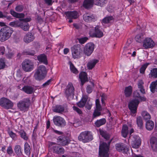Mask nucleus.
Instances as JSON below:
<instances>
[{
    "label": "nucleus",
    "instance_id": "obj_1",
    "mask_svg": "<svg viewBox=\"0 0 157 157\" xmlns=\"http://www.w3.org/2000/svg\"><path fill=\"white\" fill-rule=\"evenodd\" d=\"M13 32L12 29L8 26L2 28L0 30V41H4L8 39Z\"/></svg>",
    "mask_w": 157,
    "mask_h": 157
},
{
    "label": "nucleus",
    "instance_id": "obj_2",
    "mask_svg": "<svg viewBox=\"0 0 157 157\" xmlns=\"http://www.w3.org/2000/svg\"><path fill=\"white\" fill-rule=\"evenodd\" d=\"M47 72L45 66L43 65H40L36 70L34 77L36 80H41L45 77Z\"/></svg>",
    "mask_w": 157,
    "mask_h": 157
},
{
    "label": "nucleus",
    "instance_id": "obj_3",
    "mask_svg": "<svg viewBox=\"0 0 157 157\" xmlns=\"http://www.w3.org/2000/svg\"><path fill=\"white\" fill-rule=\"evenodd\" d=\"M111 140L108 142V144L103 142L101 143L99 148V155L100 157H109L108 152L109 146Z\"/></svg>",
    "mask_w": 157,
    "mask_h": 157
},
{
    "label": "nucleus",
    "instance_id": "obj_4",
    "mask_svg": "<svg viewBox=\"0 0 157 157\" xmlns=\"http://www.w3.org/2000/svg\"><path fill=\"white\" fill-rule=\"evenodd\" d=\"M78 139L84 143L89 142L93 140V136L91 133L87 131L82 132L78 136Z\"/></svg>",
    "mask_w": 157,
    "mask_h": 157
},
{
    "label": "nucleus",
    "instance_id": "obj_5",
    "mask_svg": "<svg viewBox=\"0 0 157 157\" xmlns=\"http://www.w3.org/2000/svg\"><path fill=\"white\" fill-rule=\"evenodd\" d=\"M31 103L30 100L26 99L23 101H21L17 103V107L21 111L25 112L28 110Z\"/></svg>",
    "mask_w": 157,
    "mask_h": 157
},
{
    "label": "nucleus",
    "instance_id": "obj_6",
    "mask_svg": "<svg viewBox=\"0 0 157 157\" xmlns=\"http://www.w3.org/2000/svg\"><path fill=\"white\" fill-rule=\"evenodd\" d=\"M22 68L25 72H30L34 68V63L29 59H25L22 63Z\"/></svg>",
    "mask_w": 157,
    "mask_h": 157
},
{
    "label": "nucleus",
    "instance_id": "obj_7",
    "mask_svg": "<svg viewBox=\"0 0 157 157\" xmlns=\"http://www.w3.org/2000/svg\"><path fill=\"white\" fill-rule=\"evenodd\" d=\"M72 57L74 59L79 58L81 56V54L82 52L81 46L79 44H76L71 48Z\"/></svg>",
    "mask_w": 157,
    "mask_h": 157
},
{
    "label": "nucleus",
    "instance_id": "obj_8",
    "mask_svg": "<svg viewBox=\"0 0 157 157\" xmlns=\"http://www.w3.org/2000/svg\"><path fill=\"white\" fill-rule=\"evenodd\" d=\"M140 99H134L131 101L128 104L129 108L133 114H135L136 112L138 105L140 102L139 100Z\"/></svg>",
    "mask_w": 157,
    "mask_h": 157
},
{
    "label": "nucleus",
    "instance_id": "obj_9",
    "mask_svg": "<svg viewBox=\"0 0 157 157\" xmlns=\"http://www.w3.org/2000/svg\"><path fill=\"white\" fill-rule=\"evenodd\" d=\"M74 88L71 83H69L67 85L65 94L67 98H74Z\"/></svg>",
    "mask_w": 157,
    "mask_h": 157
},
{
    "label": "nucleus",
    "instance_id": "obj_10",
    "mask_svg": "<svg viewBox=\"0 0 157 157\" xmlns=\"http://www.w3.org/2000/svg\"><path fill=\"white\" fill-rule=\"evenodd\" d=\"M0 105L6 109L12 108L13 106V103L8 99H1Z\"/></svg>",
    "mask_w": 157,
    "mask_h": 157
},
{
    "label": "nucleus",
    "instance_id": "obj_11",
    "mask_svg": "<svg viewBox=\"0 0 157 157\" xmlns=\"http://www.w3.org/2000/svg\"><path fill=\"white\" fill-rule=\"evenodd\" d=\"M94 48V45L92 43H90L85 46L84 51L85 54L87 56H90L93 52Z\"/></svg>",
    "mask_w": 157,
    "mask_h": 157
},
{
    "label": "nucleus",
    "instance_id": "obj_12",
    "mask_svg": "<svg viewBox=\"0 0 157 157\" xmlns=\"http://www.w3.org/2000/svg\"><path fill=\"white\" fill-rule=\"evenodd\" d=\"M96 108L93 114V117L94 118L98 117L101 115V111L102 109L100 104V101L99 99H97L95 100Z\"/></svg>",
    "mask_w": 157,
    "mask_h": 157
},
{
    "label": "nucleus",
    "instance_id": "obj_13",
    "mask_svg": "<svg viewBox=\"0 0 157 157\" xmlns=\"http://www.w3.org/2000/svg\"><path fill=\"white\" fill-rule=\"evenodd\" d=\"M94 29L90 30V36L93 37L100 38L103 36V33L99 29L98 26H96L95 28V32H94Z\"/></svg>",
    "mask_w": 157,
    "mask_h": 157
},
{
    "label": "nucleus",
    "instance_id": "obj_14",
    "mask_svg": "<svg viewBox=\"0 0 157 157\" xmlns=\"http://www.w3.org/2000/svg\"><path fill=\"white\" fill-rule=\"evenodd\" d=\"M132 140V143L131 144L132 147L136 149L139 148L141 144V140L140 138L138 136L135 135L133 136Z\"/></svg>",
    "mask_w": 157,
    "mask_h": 157
},
{
    "label": "nucleus",
    "instance_id": "obj_15",
    "mask_svg": "<svg viewBox=\"0 0 157 157\" xmlns=\"http://www.w3.org/2000/svg\"><path fill=\"white\" fill-rule=\"evenodd\" d=\"M154 42L150 38H146L143 41V46L145 49L153 48L155 45Z\"/></svg>",
    "mask_w": 157,
    "mask_h": 157
},
{
    "label": "nucleus",
    "instance_id": "obj_16",
    "mask_svg": "<svg viewBox=\"0 0 157 157\" xmlns=\"http://www.w3.org/2000/svg\"><path fill=\"white\" fill-rule=\"evenodd\" d=\"M53 121L54 124L58 126L65 125L66 124L65 120L59 116H55L53 118Z\"/></svg>",
    "mask_w": 157,
    "mask_h": 157
},
{
    "label": "nucleus",
    "instance_id": "obj_17",
    "mask_svg": "<svg viewBox=\"0 0 157 157\" xmlns=\"http://www.w3.org/2000/svg\"><path fill=\"white\" fill-rule=\"evenodd\" d=\"M84 21L86 22H92L95 20V16L90 13H85L83 16Z\"/></svg>",
    "mask_w": 157,
    "mask_h": 157
},
{
    "label": "nucleus",
    "instance_id": "obj_18",
    "mask_svg": "<svg viewBox=\"0 0 157 157\" xmlns=\"http://www.w3.org/2000/svg\"><path fill=\"white\" fill-rule=\"evenodd\" d=\"M57 140V142L63 146L67 145L70 141L67 137L63 136L59 137Z\"/></svg>",
    "mask_w": 157,
    "mask_h": 157
},
{
    "label": "nucleus",
    "instance_id": "obj_19",
    "mask_svg": "<svg viewBox=\"0 0 157 157\" xmlns=\"http://www.w3.org/2000/svg\"><path fill=\"white\" fill-rule=\"evenodd\" d=\"M34 38V36L32 33H28L24 36L23 40L25 43H28L33 41Z\"/></svg>",
    "mask_w": 157,
    "mask_h": 157
},
{
    "label": "nucleus",
    "instance_id": "obj_20",
    "mask_svg": "<svg viewBox=\"0 0 157 157\" xmlns=\"http://www.w3.org/2000/svg\"><path fill=\"white\" fill-rule=\"evenodd\" d=\"M115 147L116 150L118 151L125 153L128 151V148L122 143L117 144Z\"/></svg>",
    "mask_w": 157,
    "mask_h": 157
},
{
    "label": "nucleus",
    "instance_id": "obj_21",
    "mask_svg": "<svg viewBox=\"0 0 157 157\" xmlns=\"http://www.w3.org/2000/svg\"><path fill=\"white\" fill-rule=\"evenodd\" d=\"M53 149L54 153L58 154H63L64 152V148L57 144L53 146Z\"/></svg>",
    "mask_w": 157,
    "mask_h": 157
},
{
    "label": "nucleus",
    "instance_id": "obj_22",
    "mask_svg": "<svg viewBox=\"0 0 157 157\" xmlns=\"http://www.w3.org/2000/svg\"><path fill=\"white\" fill-rule=\"evenodd\" d=\"M65 14L70 19H76L78 17V13L76 11L66 12Z\"/></svg>",
    "mask_w": 157,
    "mask_h": 157
},
{
    "label": "nucleus",
    "instance_id": "obj_23",
    "mask_svg": "<svg viewBox=\"0 0 157 157\" xmlns=\"http://www.w3.org/2000/svg\"><path fill=\"white\" fill-rule=\"evenodd\" d=\"M79 78L80 79L82 86L84 84L86 81H87V74L85 72L82 71L80 73Z\"/></svg>",
    "mask_w": 157,
    "mask_h": 157
},
{
    "label": "nucleus",
    "instance_id": "obj_24",
    "mask_svg": "<svg viewBox=\"0 0 157 157\" xmlns=\"http://www.w3.org/2000/svg\"><path fill=\"white\" fill-rule=\"evenodd\" d=\"M21 90L28 94H32L34 91V88L32 86H24Z\"/></svg>",
    "mask_w": 157,
    "mask_h": 157
},
{
    "label": "nucleus",
    "instance_id": "obj_25",
    "mask_svg": "<svg viewBox=\"0 0 157 157\" xmlns=\"http://www.w3.org/2000/svg\"><path fill=\"white\" fill-rule=\"evenodd\" d=\"M150 143L151 147L155 151L157 150V139L155 137H153L151 138Z\"/></svg>",
    "mask_w": 157,
    "mask_h": 157
},
{
    "label": "nucleus",
    "instance_id": "obj_26",
    "mask_svg": "<svg viewBox=\"0 0 157 157\" xmlns=\"http://www.w3.org/2000/svg\"><path fill=\"white\" fill-rule=\"evenodd\" d=\"M98 62L99 60L96 59H94L90 61L87 64L88 68L89 70L92 69Z\"/></svg>",
    "mask_w": 157,
    "mask_h": 157
},
{
    "label": "nucleus",
    "instance_id": "obj_27",
    "mask_svg": "<svg viewBox=\"0 0 157 157\" xmlns=\"http://www.w3.org/2000/svg\"><path fill=\"white\" fill-rule=\"evenodd\" d=\"M38 59L40 62L47 65L48 64L46 56L44 54H42L37 56Z\"/></svg>",
    "mask_w": 157,
    "mask_h": 157
},
{
    "label": "nucleus",
    "instance_id": "obj_28",
    "mask_svg": "<svg viewBox=\"0 0 157 157\" xmlns=\"http://www.w3.org/2000/svg\"><path fill=\"white\" fill-rule=\"evenodd\" d=\"M14 151L18 156H20L22 155V150L21 146L18 145L15 146Z\"/></svg>",
    "mask_w": 157,
    "mask_h": 157
},
{
    "label": "nucleus",
    "instance_id": "obj_29",
    "mask_svg": "<svg viewBox=\"0 0 157 157\" xmlns=\"http://www.w3.org/2000/svg\"><path fill=\"white\" fill-rule=\"evenodd\" d=\"M132 91V88L131 86L126 87L124 90V94L126 97H129L131 94Z\"/></svg>",
    "mask_w": 157,
    "mask_h": 157
},
{
    "label": "nucleus",
    "instance_id": "obj_30",
    "mask_svg": "<svg viewBox=\"0 0 157 157\" xmlns=\"http://www.w3.org/2000/svg\"><path fill=\"white\" fill-rule=\"evenodd\" d=\"M128 128L126 125H124L123 126L121 131V134L122 136L123 137L125 138L127 137L128 133Z\"/></svg>",
    "mask_w": 157,
    "mask_h": 157
},
{
    "label": "nucleus",
    "instance_id": "obj_31",
    "mask_svg": "<svg viewBox=\"0 0 157 157\" xmlns=\"http://www.w3.org/2000/svg\"><path fill=\"white\" fill-rule=\"evenodd\" d=\"M154 127V123L151 121H147L146 124V128L148 130H152Z\"/></svg>",
    "mask_w": 157,
    "mask_h": 157
},
{
    "label": "nucleus",
    "instance_id": "obj_32",
    "mask_svg": "<svg viewBox=\"0 0 157 157\" xmlns=\"http://www.w3.org/2000/svg\"><path fill=\"white\" fill-rule=\"evenodd\" d=\"M10 13L13 16L18 18H22L24 17L25 15L23 13H18L13 10H11Z\"/></svg>",
    "mask_w": 157,
    "mask_h": 157
},
{
    "label": "nucleus",
    "instance_id": "obj_33",
    "mask_svg": "<svg viewBox=\"0 0 157 157\" xmlns=\"http://www.w3.org/2000/svg\"><path fill=\"white\" fill-rule=\"evenodd\" d=\"M94 0H85L83 2V6L85 8H87L92 6Z\"/></svg>",
    "mask_w": 157,
    "mask_h": 157
},
{
    "label": "nucleus",
    "instance_id": "obj_34",
    "mask_svg": "<svg viewBox=\"0 0 157 157\" xmlns=\"http://www.w3.org/2000/svg\"><path fill=\"white\" fill-rule=\"evenodd\" d=\"M106 122V120L104 119H101L100 120H97L95 123V126L98 127H99L101 125H102Z\"/></svg>",
    "mask_w": 157,
    "mask_h": 157
},
{
    "label": "nucleus",
    "instance_id": "obj_35",
    "mask_svg": "<svg viewBox=\"0 0 157 157\" xmlns=\"http://www.w3.org/2000/svg\"><path fill=\"white\" fill-rule=\"evenodd\" d=\"M30 150L29 145L27 142L25 143L24 145V151L25 154L28 155H29L30 154Z\"/></svg>",
    "mask_w": 157,
    "mask_h": 157
},
{
    "label": "nucleus",
    "instance_id": "obj_36",
    "mask_svg": "<svg viewBox=\"0 0 157 157\" xmlns=\"http://www.w3.org/2000/svg\"><path fill=\"white\" fill-rule=\"evenodd\" d=\"M150 90L151 92L154 93L157 89V80L152 82L150 86Z\"/></svg>",
    "mask_w": 157,
    "mask_h": 157
},
{
    "label": "nucleus",
    "instance_id": "obj_37",
    "mask_svg": "<svg viewBox=\"0 0 157 157\" xmlns=\"http://www.w3.org/2000/svg\"><path fill=\"white\" fill-rule=\"evenodd\" d=\"M114 21V18L112 16H107L102 20V22L104 23H108L112 22Z\"/></svg>",
    "mask_w": 157,
    "mask_h": 157
},
{
    "label": "nucleus",
    "instance_id": "obj_38",
    "mask_svg": "<svg viewBox=\"0 0 157 157\" xmlns=\"http://www.w3.org/2000/svg\"><path fill=\"white\" fill-rule=\"evenodd\" d=\"M23 53L24 55L34 56L36 54V52L34 50L28 49L24 51Z\"/></svg>",
    "mask_w": 157,
    "mask_h": 157
},
{
    "label": "nucleus",
    "instance_id": "obj_39",
    "mask_svg": "<svg viewBox=\"0 0 157 157\" xmlns=\"http://www.w3.org/2000/svg\"><path fill=\"white\" fill-rule=\"evenodd\" d=\"M149 77L157 78V68H154L152 69L149 74Z\"/></svg>",
    "mask_w": 157,
    "mask_h": 157
},
{
    "label": "nucleus",
    "instance_id": "obj_40",
    "mask_svg": "<svg viewBox=\"0 0 157 157\" xmlns=\"http://www.w3.org/2000/svg\"><path fill=\"white\" fill-rule=\"evenodd\" d=\"M18 133L20 135L21 138L24 140H27L28 139V137L26 132L23 130H21L18 132Z\"/></svg>",
    "mask_w": 157,
    "mask_h": 157
},
{
    "label": "nucleus",
    "instance_id": "obj_41",
    "mask_svg": "<svg viewBox=\"0 0 157 157\" xmlns=\"http://www.w3.org/2000/svg\"><path fill=\"white\" fill-rule=\"evenodd\" d=\"M64 108L60 105L56 106V107L53 109L54 112L58 113H61L63 111Z\"/></svg>",
    "mask_w": 157,
    "mask_h": 157
},
{
    "label": "nucleus",
    "instance_id": "obj_42",
    "mask_svg": "<svg viewBox=\"0 0 157 157\" xmlns=\"http://www.w3.org/2000/svg\"><path fill=\"white\" fill-rule=\"evenodd\" d=\"M136 41L139 43H141L144 40V35L142 33L137 35L135 38Z\"/></svg>",
    "mask_w": 157,
    "mask_h": 157
},
{
    "label": "nucleus",
    "instance_id": "obj_43",
    "mask_svg": "<svg viewBox=\"0 0 157 157\" xmlns=\"http://www.w3.org/2000/svg\"><path fill=\"white\" fill-rule=\"evenodd\" d=\"M136 123L138 127L141 128L143 125V121L141 117H138L136 119Z\"/></svg>",
    "mask_w": 157,
    "mask_h": 157
},
{
    "label": "nucleus",
    "instance_id": "obj_44",
    "mask_svg": "<svg viewBox=\"0 0 157 157\" xmlns=\"http://www.w3.org/2000/svg\"><path fill=\"white\" fill-rule=\"evenodd\" d=\"M69 64L71 71L74 73L75 74L78 73V71L77 70V69L75 67L73 64L71 62H70Z\"/></svg>",
    "mask_w": 157,
    "mask_h": 157
},
{
    "label": "nucleus",
    "instance_id": "obj_45",
    "mask_svg": "<svg viewBox=\"0 0 157 157\" xmlns=\"http://www.w3.org/2000/svg\"><path fill=\"white\" fill-rule=\"evenodd\" d=\"M141 115L143 118L145 120L150 119L151 116L147 112L144 111L142 112Z\"/></svg>",
    "mask_w": 157,
    "mask_h": 157
},
{
    "label": "nucleus",
    "instance_id": "obj_46",
    "mask_svg": "<svg viewBox=\"0 0 157 157\" xmlns=\"http://www.w3.org/2000/svg\"><path fill=\"white\" fill-rule=\"evenodd\" d=\"M6 60L4 58L0 59V69H3L5 67L6 65Z\"/></svg>",
    "mask_w": 157,
    "mask_h": 157
},
{
    "label": "nucleus",
    "instance_id": "obj_47",
    "mask_svg": "<svg viewBox=\"0 0 157 157\" xmlns=\"http://www.w3.org/2000/svg\"><path fill=\"white\" fill-rule=\"evenodd\" d=\"M107 2V0H96V4L98 6H102Z\"/></svg>",
    "mask_w": 157,
    "mask_h": 157
},
{
    "label": "nucleus",
    "instance_id": "obj_48",
    "mask_svg": "<svg viewBox=\"0 0 157 157\" xmlns=\"http://www.w3.org/2000/svg\"><path fill=\"white\" fill-rule=\"evenodd\" d=\"M21 27L25 31L28 30L29 29L28 23L26 22H23L22 24Z\"/></svg>",
    "mask_w": 157,
    "mask_h": 157
},
{
    "label": "nucleus",
    "instance_id": "obj_49",
    "mask_svg": "<svg viewBox=\"0 0 157 157\" xmlns=\"http://www.w3.org/2000/svg\"><path fill=\"white\" fill-rule=\"evenodd\" d=\"M149 64V63H146L143 65L141 66L140 69V73L144 74V73L145 71Z\"/></svg>",
    "mask_w": 157,
    "mask_h": 157
},
{
    "label": "nucleus",
    "instance_id": "obj_50",
    "mask_svg": "<svg viewBox=\"0 0 157 157\" xmlns=\"http://www.w3.org/2000/svg\"><path fill=\"white\" fill-rule=\"evenodd\" d=\"M86 102V99H82L81 100L77 103V105L80 107H83L85 105Z\"/></svg>",
    "mask_w": 157,
    "mask_h": 157
},
{
    "label": "nucleus",
    "instance_id": "obj_51",
    "mask_svg": "<svg viewBox=\"0 0 157 157\" xmlns=\"http://www.w3.org/2000/svg\"><path fill=\"white\" fill-rule=\"evenodd\" d=\"M24 8V7L22 5H19L16 7L15 10L17 12H21L23 10Z\"/></svg>",
    "mask_w": 157,
    "mask_h": 157
},
{
    "label": "nucleus",
    "instance_id": "obj_52",
    "mask_svg": "<svg viewBox=\"0 0 157 157\" xmlns=\"http://www.w3.org/2000/svg\"><path fill=\"white\" fill-rule=\"evenodd\" d=\"M9 25L11 26L17 27L19 26L20 24L19 21H16L10 22L9 24Z\"/></svg>",
    "mask_w": 157,
    "mask_h": 157
},
{
    "label": "nucleus",
    "instance_id": "obj_53",
    "mask_svg": "<svg viewBox=\"0 0 157 157\" xmlns=\"http://www.w3.org/2000/svg\"><path fill=\"white\" fill-rule=\"evenodd\" d=\"M8 133L10 136L13 139H14L17 138L16 135L12 131H9L8 132Z\"/></svg>",
    "mask_w": 157,
    "mask_h": 157
},
{
    "label": "nucleus",
    "instance_id": "obj_54",
    "mask_svg": "<svg viewBox=\"0 0 157 157\" xmlns=\"http://www.w3.org/2000/svg\"><path fill=\"white\" fill-rule=\"evenodd\" d=\"M100 134L106 140L109 139V135L107 134L104 131H100Z\"/></svg>",
    "mask_w": 157,
    "mask_h": 157
},
{
    "label": "nucleus",
    "instance_id": "obj_55",
    "mask_svg": "<svg viewBox=\"0 0 157 157\" xmlns=\"http://www.w3.org/2000/svg\"><path fill=\"white\" fill-rule=\"evenodd\" d=\"M88 40V38L86 37H84L79 38L78 39L79 43L83 44L85 43Z\"/></svg>",
    "mask_w": 157,
    "mask_h": 157
},
{
    "label": "nucleus",
    "instance_id": "obj_56",
    "mask_svg": "<svg viewBox=\"0 0 157 157\" xmlns=\"http://www.w3.org/2000/svg\"><path fill=\"white\" fill-rule=\"evenodd\" d=\"M133 97L134 98H142L140 96L139 93L137 91L134 92L133 94Z\"/></svg>",
    "mask_w": 157,
    "mask_h": 157
},
{
    "label": "nucleus",
    "instance_id": "obj_57",
    "mask_svg": "<svg viewBox=\"0 0 157 157\" xmlns=\"http://www.w3.org/2000/svg\"><path fill=\"white\" fill-rule=\"evenodd\" d=\"M7 153L8 154L10 155H11L13 153V150L12 147L11 146H10L8 147L7 149Z\"/></svg>",
    "mask_w": 157,
    "mask_h": 157
},
{
    "label": "nucleus",
    "instance_id": "obj_58",
    "mask_svg": "<svg viewBox=\"0 0 157 157\" xmlns=\"http://www.w3.org/2000/svg\"><path fill=\"white\" fill-rule=\"evenodd\" d=\"M73 109L75 111H76L79 114H82V112L81 110L80 109H79L75 106H73Z\"/></svg>",
    "mask_w": 157,
    "mask_h": 157
},
{
    "label": "nucleus",
    "instance_id": "obj_59",
    "mask_svg": "<svg viewBox=\"0 0 157 157\" xmlns=\"http://www.w3.org/2000/svg\"><path fill=\"white\" fill-rule=\"evenodd\" d=\"M5 48L4 46L0 47V55H3L5 53Z\"/></svg>",
    "mask_w": 157,
    "mask_h": 157
},
{
    "label": "nucleus",
    "instance_id": "obj_60",
    "mask_svg": "<svg viewBox=\"0 0 157 157\" xmlns=\"http://www.w3.org/2000/svg\"><path fill=\"white\" fill-rule=\"evenodd\" d=\"M93 90L92 87L90 85H88L86 87V91L87 93L90 94L92 92Z\"/></svg>",
    "mask_w": 157,
    "mask_h": 157
},
{
    "label": "nucleus",
    "instance_id": "obj_61",
    "mask_svg": "<svg viewBox=\"0 0 157 157\" xmlns=\"http://www.w3.org/2000/svg\"><path fill=\"white\" fill-rule=\"evenodd\" d=\"M144 84V82L142 80H140L139 81V82L138 83V87L139 88H140L142 87H144L143 86V85Z\"/></svg>",
    "mask_w": 157,
    "mask_h": 157
},
{
    "label": "nucleus",
    "instance_id": "obj_62",
    "mask_svg": "<svg viewBox=\"0 0 157 157\" xmlns=\"http://www.w3.org/2000/svg\"><path fill=\"white\" fill-rule=\"evenodd\" d=\"M45 3L48 6H51L52 4V0H44Z\"/></svg>",
    "mask_w": 157,
    "mask_h": 157
},
{
    "label": "nucleus",
    "instance_id": "obj_63",
    "mask_svg": "<svg viewBox=\"0 0 157 157\" xmlns=\"http://www.w3.org/2000/svg\"><path fill=\"white\" fill-rule=\"evenodd\" d=\"M13 53L12 52H11L7 54L6 55V56L8 58H11L13 57Z\"/></svg>",
    "mask_w": 157,
    "mask_h": 157
},
{
    "label": "nucleus",
    "instance_id": "obj_64",
    "mask_svg": "<svg viewBox=\"0 0 157 157\" xmlns=\"http://www.w3.org/2000/svg\"><path fill=\"white\" fill-rule=\"evenodd\" d=\"M51 79H49L46 82H45L42 85V86H43V87H45L46 86L50 84V82H51Z\"/></svg>",
    "mask_w": 157,
    "mask_h": 157
}]
</instances>
